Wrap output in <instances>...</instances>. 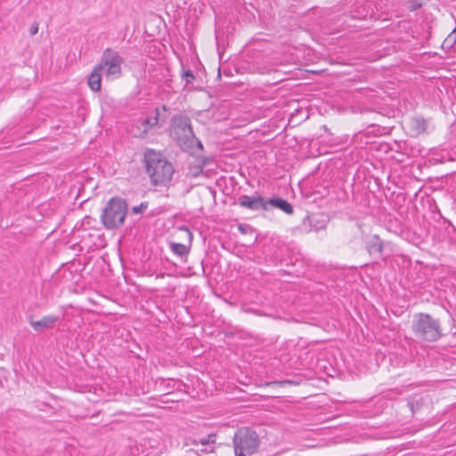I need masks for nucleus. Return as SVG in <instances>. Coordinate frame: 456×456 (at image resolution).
<instances>
[{
    "mask_svg": "<svg viewBox=\"0 0 456 456\" xmlns=\"http://www.w3.org/2000/svg\"><path fill=\"white\" fill-rule=\"evenodd\" d=\"M170 134L184 151L191 149L197 140L191 128V119L184 115L173 117Z\"/></svg>",
    "mask_w": 456,
    "mask_h": 456,
    "instance_id": "obj_4",
    "label": "nucleus"
},
{
    "mask_svg": "<svg viewBox=\"0 0 456 456\" xmlns=\"http://www.w3.org/2000/svg\"><path fill=\"white\" fill-rule=\"evenodd\" d=\"M127 214V204L120 197L108 200L101 215V221L106 229H117L123 225Z\"/></svg>",
    "mask_w": 456,
    "mask_h": 456,
    "instance_id": "obj_3",
    "label": "nucleus"
},
{
    "mask_svg": "<svg viewBox=\"0 0 456 456\" xmlns=\"http://www.w3.org/2000/svg\"><path fill=\"white\" fill-rule=\"evenodd\" d=\"M102 72V71L101 69H97V66H95L88 77V86L94 92H98L101 90Z\"/></svg>",
    "mask_w": 456,
    "mask_h": 456,
    "instance_id": "obj_10",
    "label": "nucleus"
},
{
    "mask_svg": "<svg viewBox=\"0 0 456 456\" xmlns=\"http://www.w3.org/2000/svg\"><path fill=\"white\" fill-rule=\"evenodd\" d=\"M266 203V211L270 209V208H277L283 211L284 213L288 215L293 214L294 208L293 206L288 202L286 200L279 198V197H273L269 200H265Z\"/></svg>",
    "mask_w": 456,
    "mask_h": 456,
    "instance_id": "obj_9",
    "label": "nucleus"
},
{
    "mask_svg": "<svg viewBox=\"0 0 456 456\" xmlns=\"http://www.w3.org/2000/svg\"><path fill=\"white\" fill-rule=\"evenodd\" d=\"M238 203L240 207L253 211L265 210L266 203L265 199L260 195H241L238 199Z\"/></svg>",
    "mask_w": 456,
    "mask_h": 456,
    "instance_id": "obj_7",
    "label": "nucleus"
},
{
    "mask_svg": "<svg viewBox=\"0 0 456 456\" xmlns=\"http://www.w3.org/2000/svg\"><path fill=\"white\" fill-rule=\"evenodd\" d=\"M59 318L53 315H45L39 321L30 319L29 323L37 332H43L45 330L53 328Z\"/></svg>",
    "mask_w": 456,
    "mask_h": 456,
    "instance_id": "obj_8",
    "label": "nucleus"
},
{
    "mask_svg": "<svg viewBox=\"0 0 456 456\" xmlns=\"http://www.w3.org/2000/svg\"><path fill=\"white\" fill-rule=\"evenodd\" d=\"M197 145H198V147H199V148H200V149H202V148H203L202 143L200 142V141H198V140H197Z\"/></svg>",
    "mask_w": 456,
    "mask_h": 456,
    "instance_id": "obj_21",
    "label": "nucleus"
},
{
    "mask_svg": "<svg viewBox=\"0 0 456 456\" xmlns=\"http://www.w3.org/2000/svg\"><path fill=\"white\" fill-rule=\"evenodd\" d=\"M239 230L242 232V233H246L248 230H251V227L248 224H240L239 226Z\"/></svg>",
    "mask_w": 456,
    "mask_h": 456,
    "instance_id": "obj_19",
    "label": "nucleus"
},
{
    "mask_svg": "<svg viewBox=\"0 0 456 456\" xmlns=\"http://www.w3.org/2000/svg\"><path fill=\"white\" fill-rule=\"evenodd\" d=\"M160 116V109L156 108L155 115L148 117L142 120L143 133L146 134L149 128L154 127L159 123V117Z\"/></svg>",
    "mask_w": 456,
    "mask_h": 456,
    "instance_id": "obj_12",
    "label": "nucleus"
},
{
    "mask_svg": "<svg viewBox=\"0 0 456 456\" xmlns=\"http://www.w3.org/2000/svg\"><path fill=\"white\" fill-rule=\"evenodd\" d=\"M414 335L421 340L434 342L442 337V327L438 320L428 314H418L411 325Z\"/></svg>",
    "mask_w": 456,
    "mask_h": 456,
    "instance_id": "obj_2",
    "label": "nucleus"
},
{
    "mask_svg": "<svg viewBox=\"0 0 456 456\" xmlns=\"http://www.w3.org/2000/svg\"><path fill=\"white\" fill-rule=\"evenodd\" d=\"M161 110H162L163 111H166V110H167L166 106H162V107H161Z\"/></svg>",
    "mask_w": 456,
    "mask_h": 456,
    "instance_id": "obj_22",
    "label": "nucleus"
},
{
    "mask_svg": "<svg viewBox=\"0 0 456 456\" xmlns=\"http://www.w3.org/2000/svg\"><path fill=\"white\" fill-rule=\"evenodd\" d=\"M169 247L170 249L179 256H187L189 253V248L182 243L171 242Z\"/></svg>",
    "mask_w": 456,
    "mask_h": 456,
    "instance_id": "obj_13",
    "label": "nucleus"
},
{
    "mask_svg": "<svg viewBox=\"0 0 456 456\" xmlns=\"http://www.w3.org/2000/svg\"><path fill=\"white\" fill-rule=\"evenodd\" d=\"M444 44L449 45V46H453L456 44V28L451 32V34L447 37L444 41Z\"/></svg>",
    "mask_w": 456,
    "mask_h": 456,
    "instance_id": "obj_15",
    "label": "nucleus"
},
{
    "mask_svg": "<svg viewBox=\"0 0 456 456\" xmlns=\"http://www.w3.org/2000/svg\"><path fill=\"white\" fill-rule=\"evenodd\" d=\"M147 208H148V204L142 202L139 206L133 207L132 211L134 214H140V213H142Z\"/></svg>",
    "mask_w": 456,
    "mask_h": 456,
    "instance_id": "obj_17",
    "label": "nucleus"
},
{
    "mask_svg": "<svg viewBox=\"0 0 456 456\" xmlns=\"http://www.w3.org/2000/svg\"><path fill=\"white\" fill-rule=\"evenodd\" d=\"M367 249L370 254L380 255L383 251V243L377 235L372 236L367 242Z\"/></svg>",
    "mask_w": 456,
    "mask_h": 456,
    "instance_id": "obj_11",
    "label": "nucleus"
},
{
    "mask_svg": "<svg viewBox=\"0 0 456 456\" xmlns=\"http://www.w3.org/2000/svg\"><path fill=\"white\" fill-rule=\"evenodd\" d=\"M122 63L123 58L117 51L106 48L102 53L100 62L96 66L97 69L104 72L107 77H117L121 74Z\"/></svg>",
    "mask_w": 456,
    "mask_h": 456,
    "instance_id": "obj_6",
    "label": "nucleus"
},
{
    "mask_svg": "<svg viewBox=\"0 0 456 456\" xmlns=\"http://www.w3.org/2000/svg\"><path fill=\"white\" fill-rule=\"evenodd\" d=\"M38 32V23L37 22H34L30 28H29V34L31 36H34L36 35L37 33Z\"/></svg>",
    "mask_w": 456,
    "mask_h": 456,
    "instance_id": "obj_18",
    "label": "nucleus"
},
{
    "mask_svg": "<svg viewBox=\"0 0 456 456\" xmlns=\"http://www.w3.org/2000/svg\"><path fill=\"white\" fill-rule=\"evenodd\" d=\"M143 162L146 174L149 175L152 185L163 187L170 185L175 168L165 156L159 151L147 149L144 152Z\"/></svg>",
    "mask_w": 456,
    "mask_h": 456,
    "instance_id": "obj_1",
    "label": "nucleus"
},
{
    "mask_svg": "<svg viewBox=\"0 0 456 456\" xmlns=\"http://www.w3.org/2000/svg\"><path fill=\"white\" fill-rule=\"evenodd\" d=\"M216 435L214 433H211L207 437H202L199 440L194 439L192 441V444L195 445H197L199 444L201 445H204V446L210 445V444H213L216 443Z\"/></svg>",
    "mask_w": 456,
    "mask_h": 456,
    "instance_id": "obj_14",
    "label": "nucleus"
},
{
    "mask_svg": "<svg viewBox=\"0 0 456 456\" xmlns=\"http://www.w3.org/2000/svg\"><path fill=\"white\" fill-rule=\"evenodd\" d=\"M259 446V438L256 431L249 428L238 429L233 436V447L236 456H249L255 453Z\"/></svg>",
    "mask_w": 456,
    "mask_h": 456,
    "instance_id": "obj_5",
    "label": "nucleus"
},
{
    "mask_svg": "<svg viewBox=\"0 0 456 456\" xmlns=\"http://www.w3.org/2000/svg\"><path fill=\"white\" fill-rule=\"evenodd\" d=\"M182 77L183 79L185 80V85H188L190 83H191L195 77L193 75V73L191 72V70H185L183 71V75H182Z\"/></svg>",
    "mask_w": 456,
    "mask_h": 456,
    "instance_id": "obj_16",
    "label": "nucleus"
},
{
    "mask_svg": "<svg viewBox=\"0 0 456 456\" xmlns=\"http://www.w3.org/2000/svg\"><path fill=\"white\" fill-rule=\"evenodd\" d=\"M200 451L202 452L208 453V452H212L213 449L208 450V448H202Z\"/></svg>",
    "mask_w": 456,
    "mask_h": 456,
    "instance_id": "obj_20",
    "label": "nucleus"
}]
</instances>
